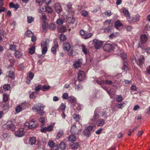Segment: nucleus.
Listing matches in <instances>:
<instances>
[{
    "label": "nucleus",
    "instance_id": "obj_1",
    "mask_svg": "<svg viewBox=\"0 0 150 150\" xmlns=\"http://www.w3.org/2000/svg\"><path fill=\"white\" fill-rule=\"evenodd\" d=\"M32 110L40 115H43L44 112L43 111L44 106L43 105L40 103L35 104L32 108Z\"/></svg>",
    "mask_w": 150,
    "mask_h": 150
},
{
    "label": "nucleus",
    "instance_id": "obj_2",
    "mask_svg": "<svg viewBox=\"0 0 150 150\" xmlns=\"http://www.w3.org/2000/svg\"><path fill=\"white\" fill-rule=\"evenodd\" d=\"M96 127V125L95 123L90 124L84 130L83 134L87 137H89L91 134V132L94 131Z\"/></svg>",
    "mask_w": 150,
    "mask_h": 150
},
{
    "label": "nucleus",
    "instance_id": "obj_3",
    "mask_svg": "<svg viewBox=\"0 0 150 150\" xmlns=\"http://www.w3.org/2000/svg\"><path fill=\"white\" fill-rule=\"evenodd\" d=\"M102 109L101 108L98 107L95 110L94 115L92 118L91 119V121L92 122H95L100 117L99 113L102 111Z\"/></svg>",
    "mask_w": 150,
    "mask_h": 150
},
{
    "label": "nucleus",
    "instance_id": "obj_4",
    "mask_svg": "<svg viewBox=\"0 0 150 150\" xmlns=\"http://www.w3.org/2000/svg\"><path fill=\"white\" fill-rule=\"evenodd\" d=\"M25 125L28 127V128L30 129L36 127L38 126V125L35 123V122L33 120H32L31 121L29 122H26Z\"/></svg>",
    "mask_w": 150,
    "mask_h": 150
},
{
    "label": "nucleus",
    "instance_id": "obj_5",
    "mask_svg": "<svg viewBox=\"0 0 150 150\" xmlns=\"http://www.w3.org/2000/svg\"><path fill=\"white\" fill-rule=\"evenodd\" d=\"M25 133V131H24V129L21 127L18 129L17 131H16L15 132V134L16 136L18 137H21L24 135Z\"/></svg>",
    "mask_w": 150,
    "mask_h": 150
},
{
    "label": "nucleus",
    "instance_id": "obj_6",
    "mask_svg": "<svg viewBox=\"0 0 150 150\" xmlns=\"http://www.w3.org/2000/svg\"><path fill=\"white\" fill-rule=\"evenodd\" d=\"M97 82L98 83L101 85H103L104 83L108 85L112 84L113 86H115L116 85L115 83H114V82H112L111 81L108 80H105L104 81L102 80L100 81L98 80L97 81Z\"/></svg>",
    "mask_w": 150,
    "mask_h": 150
},
{
    "label": "nucleus",
    "instance_id": "obj_7",
    "mask_svg": "<svg viewBox=\"0 0 150 150\" xmlns=\"http://www.w3.org/2000/svg\"><path fill=\"white\" fill-rule=\"evenodd\" d=\"M141 44H139L138 47L142 48L143 46V44L145 43L147 40V37L146 35L145 34L141 35L140 37Z\"/></svg>",
    "mask_w": 150,
    "mask_h": 150
},
{
    "label": "nucleus",
    "instance_id": "obj_8",
    "mask_svg": "<svg viewBox=\"0 0 150 150\" xmlns=\"http://www.w3.org/2000/svg\"><path fill=\"white\" fill-rule=\"evenodd\" d=\"M26 106V103H23L21 105H17L16 108V112L17 113L20 112L25 109Z\"/></svg>",
    "mask_w": 150,
    "mask_h": 150
},
{
    "label": "nucleus",
    "instance_id": "obj_9",
    "mask_svg": "<svg viewBox=\"0 0 150 150\" xmlns=\"http://www.w3.org/2000/svg\"><path fill=\"white\" fill-rule=\"evenodd\" d=\"M127 19L129 23H132L138 21L139 20V18L138 16H129L127 18Z\"/></svg>",
    "mask_w": 150,
    "mask_h": 150
},
{
    "label": "nucleus",
    "instance_id": "obj_10",
    "mask_svg": "<svg viewBox=\"0 0 150 150\" xmlns=\"http://www.w3.org/2000/svg\"><path fill=\"white\" fill-rule=\"evenodd\" d=\"M134 59L137 64L140 67H141L142 66L144 62V57L143 56H141L140 58H139L137 59L135 58Z\"/></svg>",
    "mask_w": 150,
    "mask_h": 150
},
{
    "label": "nucleus",
    "instance_id": "obj_11",
    "mask_svg": "<svg viewBox=\"0 0 150 150\" xmlns=\"http://www.w3.org/2000/svg\"><path fill=\"white\" fill-rule=\"evenodd\" d=\"M93 43L95 48L97 49L99 48L102 45V42L96 39L93 40Z\"/></svg>",
    "mask_w": 150,
    "mask_h": 150
},
{
    "label": "nucleus",
    "instance_id": "obj_12",
    "mask_svg": "<svg viewBox=\"0 0 150 150\" xmlns=\"http://www.w3.org/2000/svg\"><path fill=\"white\" fill-rule=\"evenodd\" d=\"M49 40L48 39H46L43 40L41 44V48H47L49 46Z\"/></svg>",
    "mask_w": 150,
    "mask_h": 150
},
{
    "label": "nucleus",
    "instance_id": "obj_13",
    "mask_svg": "<svg viewBox=\"0 0 150 150\" xmlns=\"http://www.w3.org/2000/svg\"><path fill=\"white\" fill-rule=\"evenodd\" d=\"M78 75L79 80L82 81L85 78V74L83 71H80L78 73Z\"/></svg>",
    "mask_w": 150,
    "mask_h": 150
},
{
    "label": "nucleus",
    "instance_id": "obj_14",
    "mask_svg": "<svg viewBox=\"0 0 150 150\" xmlns=\"http://www.w3.org/2000/svg\"><path fill=\"white\" fill-rule=\"evenodd\" d=\"M54 9L58 13H60L62 11V9L59 3H56L54 6Z\"/></svg>",
    "mask_w": 150,
    "mask_h": 150
},
{
    "label": "nucleus",
    "instance_id": "obj_15",
    "mask_svg": "<svg viewBox=\"0 0 150 150\" xmlns=\"http://www.w3.org/2000/svg\"><path fill=\"white\" fill-rule=\"evenodd\" d=\"M53 129V126L52 125H50L47 127H45L41 129V131L42 132H50Z\"/></svg>",
    "mask_w": 150,
    "mask_h": 150
},
{
    "label": "nucleus",
    "instance_id": "obj_16",
    "mask_svg": "<svg viewBox=\"0 0 150 150\" xmlns=\"http://www.w3.org/2000/svg\"><path fill=\"white\" fill-rule=\"evenodd\" d=\"M7 129H11V130L13 131L15 130V126L11 122H8L7 123L6 127Z\"/></svg>",
    "mask_w": 150,
    "mask_h": 150
},
{
    "label": "nucleus",
    "instance_id": "obj_17",
    "mask_svg": "<svg viewBox=\"0 0 150 150\" xmlns=\"http://www.w3.org/2000/svg\"><path fill=\"white\" fill-rule=\"evenodd\" d=\"M63 47L64 50L68 52L70 50L71 46L69 43L65 42L63 44Z\"/></svg>",
    "mask_w": 150,
    "mask_h": 150
},
{
    "label": "nucleus",
    "instance_id": "obj_18",
    "mask_svg": "<svg viewBox=\"0 0 150 150\" xmlns=\"http://www.w3.org/2000/svg\"><path fill=\"white\" fill-rule=\"evenodd\" d=\"M105 121L103 119L100 118L97 120L96 124L98 126H102L105 123Z\"/></svg>",
    "mask_w": 150,
    "mask_h": 150
},
{
    "label": "nucleus",
    "instance_id": "obj_19",
    "mask_svg": "<svg viewBox=\"0 0 150 150\" xmlns=\"http://www.w3.org/2000/svg\"><path fill=\"white\" fill-rule=\"evenodd\" d=\"M7 77L13 79L15 77V74L14 72L13 71H10L7 72L6 74Z\"/></svg>",
    "mask_w": 150,
    "mask_h": 150
},
{
    "label": "nucleus",
    "instance_id": "obj_20",
    "mask_svg": "<svg viewBox=\"0 0 150 150\" xmlns=\"http://www.w3.org/2000/svg\"><path fill=\"white\" fill-rule=\"evenodd\" d=\"M36 138L34 137H31L29 140V143L31 145H33L35 144L36 142Z\"/></svg>",
    "mask_w": 150,
    "mask_h": 150
},
{
    "label": "nucleus",
    "instance_id": "obj_21",
    "mask_svg": "<svg viewBox=\"0 0 150 150\" xmlns=\"http://www.w3.org/2000/svg\"><path fill=\"white\" fill-rule=\"evenodd\" d=\"M111 46L110 44H106L103 47V49L105 51H108L111 49Z\"/></svg>",
    "mask_w": 150,
    "mask_h": 150
},
{
    "label": "nucleus",
    "instance_id": "obj_22",
    "mask_svg": "<svg viewBox=\"0 0 150 150\" xmlns=\"http://www.w3.org/2000/svg\"><path fill=\"white\" fill-rule=\"evenodd\" d=\"M57 43L54 42V44L51 49V50L53 54H55L56 52V49L57 48L58 46Z\"/></svg>",
    "mask_w": 150,
    "mask_h": 150
},
{
    "label": "nucleus",
    "instance_id": "obj_23",
    "mask_svg": "<svg viewBox=\"0 0 150 150\" xmlns=\"http://www.w3.org/2000/svg\"><path fill=\"white\" fill-rule=\"evenodd\" d=\"M40 6V9H39L38 12L42 14L45 10V5H39Z\"/></svg>",
    "mask_w": 150,
    "mask_h": 150
},
{
    "label": "nucleus",
    "instance_id": "obj_24",
    "mask_svg": "<svg viewBox=\"0 0 150 150\" xmlns=\"http://www.w3.org/2000/svg\"><path fill=\"white\" fill-rule=\"evenodd\" d=\"M126 102H124L122 103L117 104L116 105V107L118 108L122 109L125 105Z\"/></svg>",
    "mask_w": 150,
    "mask_h": 150
},
{
    "label": "nucleus",
    "instance_id": "obj_25",
    "mask_svg": "<svg viewBox=\"0 0 150 150\" xmlns=\"http://www.w3.org/2000/svg\"><path fill=\"white\" fill-rule=\"evenodd\" d=\"M81 13L82 16L84 17H87L88 15V12L84 10L81 11Z\"/></svg>",
    "mask_w": 150,
    "mask_h": 150
},
{
    "label": "nucleus",
    "instance_id": "obj_26",
    "mask_svg": "<svg viewBox=\"0 0 150 150\" xmlns=\"http://www.w3.org/2000/svg\"><path fill=\"white\" fill-rule=\"evenodd\" d=\"M81 63L79 61H76L73 64L74 67L76 69L79 68L81 66Z\"/></svg>",
    "mask_w": 150,
    "mask_h": 150
},
{
    "label": "nucleus",
    "instance_id": "obj_27",
    "mask_svg": "<svg viewBox=\"0 0 150 150\" xmlns=\"http://www.w3.org/2000/svg\"><path fill=\"white\" fill-rule=\"evenodd\" d=\"M22 54L21 52L19 51H17L15 53V56L17 58L20 57L21 56Z\"/></svg>",
    "mask_w": 150,
    "mask_h": 150
},
{
    "label": "nucleus",
    "instance_id": "obj_28",
    "mask_svg": "<svg viewBox=\"0 0 150 150\" xmlns=\"http://www.w3.org/2000/svg\"><path fill=\"white\" fill-rule=\"evenodd\" d=\"M122 25V23L118 21H117L115 22V28L117 29L119 27L121 26Z\"/></svg>",
    "mask_w": 150,
    "mask_h": 150
},
{
    "label": "nucleus",
    "instance_id": "obj_29",
    "mask_svg": "<svg viewBox=\"0 0 150 150\" xmlns=\"http://www.w3.org/2000/svg\"><path fill=\"white\" fill-rule=\"evenodd\" d=\"M68 55L69 56H74L76 55V52H74V50L72 49H70L69 51L68 52Z\"/></svg>",
    "mask_w": 150,
    "mask_h": 150
},
{
    "label": "nucleus",
    "instance_id": "obj_30",
    "mask_svg": "<svg viewBox=\"0 0 150 150\" xmlns=\"http://www.w3.org/2000/svg\"><path fill=\"white\" fill-rule=\"evenodd\" d=\"M66 145L64 142H62L59 144V147L61 149H64L66 148Z\"/></svg>",
    "mask_w": 150,
    "mask_h": 150
},
{
    "label": "nucleus",
    "instance_id": "obj_31",
    "mask_svg": "<svg viewBox=\"0 0 150 150\" xmlns=\"http://www.w3.org/2000/svg\"><path fill=\"white\" fill-rule=\"evenodd\" d=\"M32 32L30 30H27L25 33V35L28 37H31L33 36Z\"/></svg>",
    "mask_w": 150,
    "mask_h": 150
},
{
    "label": "nucleus",
    "instance_id": "obj_32",
    "mask_svg": "<svg viewBox=\"0 0 150 150\" xmlns=\"http://www.w3.org/2000/svg\"><path fill=\"white\" fill-rule=\"evenodd\" d=\"M116 99L117 102H120L123 100V98L121 95H119L117 96Z\"/></svg>",
    "mask_w": 150,
    "mask_h": 150
},
{
    "label": "nucleus",
    "instance_id": "obj_33",
    "mask_svg": "<svg viewBox=\"0 0 150 150\" xmlns=\"http://www.w3.org/2000/svg\"><path fill=\"white\" fill-rule=\"evenodd\" d=\"M76 139L74 135H71L69 136V141L71 142H74Z\"/></svg>",
    "mask_w": 150,
    "mask_h": 150
},
{
    "label": "nucleus",
    "instance_id": "obj_34",
    "mask_svg": "<svg viewBox=\"0 0 150 150\" xmlns=\"http://www.w3.org/2000/svg\"><path fill=\"white\" fill-rule=\"evenodd\" d=\"M122 12L127 17L129 16V13L128 10L125 8L122 9Z\"/></svg>",
    "mask_w": 150,
    "mask_h": 150
},
{
    "label": "nucleus",
    "instance_id": "obj_35",
    "mask_svg": "<svg viewBox=\"0 0 150 150\" xmlns=\"http://www.w3.org/2000/svg\"><path fill=\"white\" fill-rule=\"evenodd\" d=\"M101 109H102V110L100 112H102L101 114V117H103L104 119L105 118V119H106L107 117L106 116L107 113L105 111H103V110L102 108H101Z\"/></svg>",
    "mask_w": 150,
    "mask_h": 150
},
{
    "label": "nucleus",
    "instance_id": "obj_36",
    "mask_svg": "<svg viewBox=\"0 0 150 150\" xmlns=\"http://www.w3.org/2000/svg\"><path fill=\"white\" fill-rule=\"evenodd\" d=\"M73 118L76 121H79L80 118V116L76 114H74L73 115Z\"/></svg>",
    "mask_w": 150,
    "mask_h": 150
},
{
    "label": "nucleus",
    "instance_id": "obj_37",
    "mask_svg": "<svg viewBox=\"0 0 150 150\" xmlns=\"http://www.w3.org/2000/svg\"><path fill=\"white\" fill-rule=\"evenodd\" d=\"M50 88V86H49L42 85V90L45 91L48 90Z\"/></svg>",
    "mask_w": 150,
    "mask_h": 150
},
{
    "label": "nucleus",
    "instance_id": "obj_38",
    "mask_svg": "<svg viewBox=\"0 0 150 150\" xmlns=\"http://www.w3.org/2000/svg\"><path fill=\"white\" fill-rule=\"evenodd\" d=\"M2 105V108L4 110H6L8 108V106L7 103L4 102H3L1 103Z\"/></svg>",
    "mask_w": 150,
    "mask_h": 150
},
{
    "label": "nucleus",
    "instance_id": "obj_39",
    "mask_svg": "<svg viewBox=\"0 0 150 150\" xmlns=\"http://www.w3.org/2000/svg\"><path fill=\"white\" fill-rule=\"evenodd\" d=\"M58 31L59 32L62 33L65 32L67 30V29L65 27H61L58 28Z\"/></svg>",
    "mask_w": 150,
    "mask_h": 150
},
{
    "label": "nucleus",
    "instance_id": "obj_40",
    "mask_svg": "<svg viewBox=\"0 0 150 150\" xmlns=\"http://www.w3.org/2000/svg\"><path fill=\"white\" fill-rule=\"evenodd\" d=\"M68 101L70 103L74 102L76 100V98L73 96H70L68 98Z\"/></svg>",
    "mask_w": 150,
    "mask_h": 150
},
{
    "label": "nucleus",
    "instance_id": "obj_41",
    "mask_svg": "<svg viewBox=\"0 0 150 150\" xmlns=\"http://www.w3.org/2000/svg\"><path fill=\"white\" fill-rule=\"evenodd\" d=\"M63 132L62 130H59L57 133V139H59V138L63 134Z\"/></svg>",
    "mask_w": 150,
    "mask_h": 150
},
{
    "label": "nucleus",
    "instance_id": "obj_42",
    "mask_svg": "<svg viewBox=\"0 0 150 150\" xmlns=\"http://www.w3.org/2000/svg\"><path fill=\"white\" fill-rule=\"evenodd\" d=\"M59 38L60 40L62 41H64L66 39V36L62 34L60 35Z\"/></svg>",
    "mask_w": 150,
    "mask_h": 150
},
{
    "label": "nucleus",
    "instance_id": "obj_43",
    "mask_svg": "<svg viewBox=\"0 0 150 150\" xmlns=\"http://www.w3.org/2000/svg\"><path fill=\"white\" fill-rule=\"evenodd\" d=\"M45 9L46 11L47 12L49 13H51L52 11V8L49 6L47 7H45Z\"/></svg>",
    "mask_w": 150,
    "mask_h": 150
},
{
    "label": "nucleus",
    "instance_id": "obj_44",
    "mask_svg": "<svg viewBox=\"0 0 150 150\" xmlns=\"http://www.w3.org/2000/svg\"><path fill=\"white\" fill-rule=\"evenodd\" d=\"M42 85H38L36 87L35 90V92H39L40 90H42Z\"/></svg>",
    "mask_w": 150,
    "mask_h": 150
},
{
    "label": "nucleus",
    "instance_id": "obj_45",
    "mask_svg": "<svg viewBox=\"0 0 150 150\" xmlns=\"http://www.w3.org/2000/svg\"><path fill=\"white\" fill-rule=\"evenodd\" d=\"M82 52L85 54L87 53V50L86 47L83 45H81Z\"/></svg>",
    "mask_w": 150,
    "mask_h": 150
},
{
    "label": "nucleus",
    "instance_id": "obj_46",
    "mask_svg": "<svg viewBox=\"0 0 150 150\" xmlns=\"http://www.w3.org/2000/svg\"><path fill=\"white\" fill-rule=\"evenodd\" d=\"M76 128V126L75 125H72L71 128V132L73 134H75L76 131H75V129Z\"/></svg>",
    "mask_w": 150,
    "mask_h": 150
},
{
    "label": "nucleus",
    "instance_id": "obj_47",
    "mask_svg": "<svg viewBox=\"0 0 150 150\" xmlns=\"http://www.w3.org/2000/svg\"><path fill=\"white\" fill-rule=\"evenodd\" d=\"M49 28L50 30H54L56 28L55 25L53 23H51L49 26Z\"/></svg>",
    "mask_w": 150,
    "mask_h": 150
},
{
    "label": "nucleus",
    "instance_id": "obj_48",
    "mask_svg": "<svg viewBox=\"0 0 150 150\" xmlns=\"http://www.w3.org/2000/svg\"><path fill=\"white\" fill-rule=\"evenodd\" d=\"M3 101H4V102H6L8 100L9 97L8 95L6 94H3Z\"/></svg>",
    "mask_w": 150,
    "mask_h": 150
},
{
    "label": "nucleus",
    "instance_id": "obj_49",
    "mask_svg": "<svg viewBox=\"0 0 150 150\" xmlns=\"http://www.w3.org/2000/svg\"><path fill=\"white\" fill-rule=\"evenodd\" d=\"M34 20V18L31 16H28L27 17V22L29 23H32Z\"/></svg>",
    "mask_w": 150,
    "mask_h": 150
},
{
    "label": "nucleus",
    "instance_id": "obj_50",
    "mask_svg": "<svg viewBox=\"0 0 150 150\" xmlns=\"http://www.w3.org/2000/svg\"><path fill=\"white\" fill-rule=\"evenodd\" d=\"M78 147V144L77 143H75L71 145V148L74 149H77Z\"/></svg>",
    "mask_w": 150,
    "mask_h": 150
},
{
    "label": "nucleus",
    "instance_id": "obj_51",
    "mask_svg": "<svg viewBox=\"0 0 150 150\" xmlns=\"http://www.w3.org/2000/svg\"><path fill=\"white\" fill-rule=\"evenodd\" d=\"M10 86L8 84H6L3 86L4 89L5 91H8L10 88Z\"/></svg>",
    "mask_w": 150,
    "mask_h": 150
},
{
    "label": "nucleus",
    "instance_id": "obj_52",
    "mask_svg": "<svg viewBox=\"0 0 150 150\" xmlns=\"http://www.w3.org/2000/svg\"><path fill=\"white\" fill-rule=\"evenodd\" d=\"M120 57L123 59H126L127 58V55L125 53L123 52L120 54Z\"/></svg>",
    "mask_w": 150,
    "mask_h": 150
},
{
    "label": "nucleus",
    "instance_id": "obj_53",
    "mask_svg": "<svg viewBox=\"0 0 150 150\" xmlns=\"http://www.w3.org/2000/svg\"><path fill=\"white\" fill-rule=\"evenodd\" d=\"M62 97L63 99H68L69 98L68 94L67 93H64L62 95Z\"/></svg>",
    "mask_w": 150,
    "mask_h": 150
},
{
    "label": "nucleus",
    "instance_id": "obj_54",
    "mask_svg": "<svg viewBox=\"0 0 150 150\" xmlns=\"http://www.w3.org/2000/svg\"><path fill=\"white\" fill-rule=\"evenodd\" d=\"M83 87L82 85L80 84H79L76 87L75 89L76 91H79Z\"/></svg>",
    "mask_w": 150,
    "mask_h": 150
},
{
    "label": "nucleus",
    "instance_id": "obj_55",
    "mask_svg": "<svg viewBox=\"0 0 150 150\" xmlns=\"http://www.w3.org/2000/svg\"><path fill=\"white\" fill-rule=\"evenodd\" d=\"M48 145L51 148L54 146V143L52 141H49L48 143Z\"/></svg>",
    "mask_w": 150,
    "mask_h": 150
},
{
    "label": "nucleus",
    "instance_id": "obj_56",
    "mask_svg": "<svg viewBox=\"0 0 150 150\" xmlns=\"http://www.w3.org/2000/svg\"><path fill=\"white\" fill-rule=\"evenodd\" d=\"M87 32L86 31H85L84 30H81L80 31V35L82 36H84L86 34Z\"/></svg>",
    "mask_w": 150,
    "mask_h": 150
},
{
    "label": "nucleus",
    "instance_id": "obj_57",
    "mask_svg": "<svg viewBox=\"0 0 150 150\" xmlns=\"http://www.w3.org/2000/svg\"><path fill=\"white\" fill-rule=\"evenodd\" d=\"M35 52V48L34 47H32L29 50V52L31 54H33Z\"/></svg>",
    "mask_w": 150,
    "mask_h": 150
},
{
    "label": "nucleus",
    "instance_id": "obj_58",
    "mask_svg": "<svg viewBox=\"0 0 150 150\" xmlns=\"http://www.w3.org/2000/svg\"><path fill=\"white\" fill-rule=\"evenodd\" d=\"M57 23L58 25H61L63 24V21L60 19H58L57 21Z\"/></svg>",
    "mask_w": 150,
    "mask_h": 150
},
{
    "label": "nucleus",
    "instance_id": "obj_59",
    "mask_svg": "<svg viewBox=\"0 0 150 150\" xmlns=\"http://www.w3.org/2000/svg\"><path fill=\"white\" fill-rule=\"evenodd\" d=\"M37 3L39 5H42L44 4L43 0H35Z\"/></svg>",
    "mask_w": 150,
    "mask_h": 150
},
{
    "label": "nucleus",
    "instance_id": "obj_60",
    "mask_svg": "<svg viewBox=\"0 0 150 150\" xmlns=\"http://www.w3.org/2000/svg\"><path fill=\"white\" fill-rule=\"evenodd\" d=\"M10 49L12 50H16V47L14 45H11L10 46Z\"/></svg>",
    "mask_w": 150,
    "mask_h": 150
},
{
    "label": "nucleus",
    "instance_id": "obj_61",
    "mask_svg": "<svg viewBox=\"0 0 150 150\" xmlns=\"http://www.w3.org/2000/svg\"><path fill=\"white\" fill-rule=\"evenodd\" d=\"M42 54H45L47 50V48H42Z\"/></svg>",
    "mask_w": 150,
    "mask_h": 150
},
{
    "label": "nucleus",
    "instance_id": "obj_62",
    "mask_svg": "<svg viewBox=\"0 0 150 150\" xmlns=\"http://www.w3.org/2000/svg\"><path fill=\"white\" fill-rule=\"evenodd\" d=\"M149 30H150V25L147 24L145 27L144 31L145 32H146V31Z\"/></svg>",
    "mask_w": 150,
    "mask_h": 150
},
{
    "label": "nucleus",
    "instance_id": "obj_63",
    "mask_svg": "<svg viewBox=\"0 0 150 150\" xmlns=\"http://www.w3.org/2000/svg\"><path fill=\"white\" fill-rule=\"evenodd\" d=\"M39 121L41 122L42 125H43L45 122V118L43 117H41L40 118Z\"/></svg>",
    "mask_w": 150,
    "mask_h": 150
},
{
    "label": "nucleus",
    "instance_id": "obj_64",
    "mask_svg": "<svg viewBox=\"0 0 150 150\" xmlns=\"http://www.w3.org/2000/svg\"><path fill=\"white\" fill-rule=\"evenodd\" d=\"M93 35L92 33H89L86 34V35L84 38V39H86L91 37Z\"/></svg>",
    "mask_w": 150,
    "mask_h": 150
}]
</instances>
